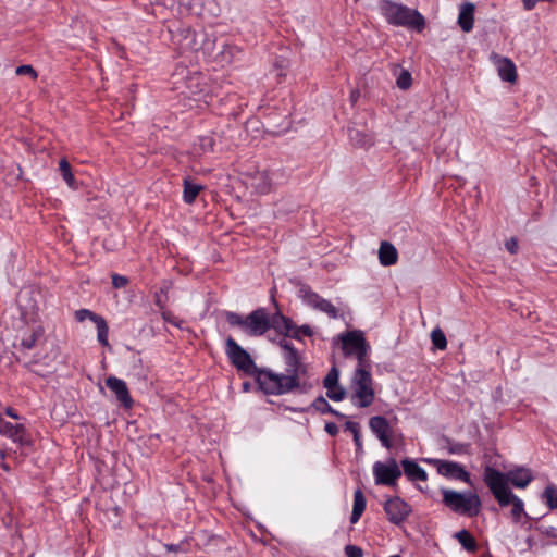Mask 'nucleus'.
I'll return each instance as SVG.
<instances>
[{
	"instance_id": "2eb2a0df",
	"label": "nucleus",
	"mask_w": 557,
	"mask_h": 557,
	"mask_svg": "<svg viewBox=\"0 0 557 557\" xmlns=\"http://www.w3.org/2000/svg\"><path fill=\"white\" fill-rule=\"evenodd\" d=\"M106 386L115 395L123 408L131 409L133 407L134 400L125 381L111 375L106 379Z\"/></svg>"
},
{
	"instance_id": "aec40b11",
	"label": "nucleus",
	"mask_w": 557,
	"mask_h": 557,
	"mask_svg": "<svg viewBox=\"0 0 557 557\" xmlns=\"http://www.w3.org/2000/svg\"><path fill=\"white\" fill-rule=\"evenodd\" d=\"M498 75L504 82L516 83L518 78L517 67L515 63L508 59L503 58L498 64Z\"/></svg>"
},
{
	"instance_id": "f257e3e1",
	"label": "nucleus",
	"mask_w": 557,
	"mask_h": 557,
	"mask_svg": "<svg viewBox=\"0 0 557 557\" xmlns=\"http://www.w3.org/2000/svg\"><path fill=\"white\" fill-rule=\"evenodd\" d=\"M285 373H277L271 369L258 374V386L267 395H285L293 392L306 394L312 388V383L306 380L307 366L301 361L297 349L284 352Z\"/></svg>"
},
{
	"instance_id": "7c9ffc66",
	"label": "nucleus",
	"mask_w": 557,
	"mask_h": 557,
	"mask_svg": "<svg viewBox=\"0 0 557 557\" xmlns=\"http://www.w3.org/2000/svg\"><path fill=\"white\" fill-rule=\"evenodd\" d=\"M411 84H412L411 74L407 70H403L396 79L397 87L399 89L407 90L410 88Z\"/></svg>"
},
{
	"instance_id": "423d86ee",
	"label": "nucleus",
	"mask_w": 557,
	"mask_h": 557,
	"mask_svg": "<svg viewBox=\"0 0 557 557\" xmlns=\"http://www.w3.org/2000/svg\"><path fill=\"white\" fill-rule=\"evenodd\" d=\"M354 393L351 401L359 408H367L371 406L375 398L373 389V379L371 375L370 363L357 366L351 383Z\"/></svg>"
},
{
	"instance_id": "72a5a7b5",
	"label": "nucleus",
	"mask_w": 557,
	"mask_h": 557,
	"mask_svg": "<svg viewBox=\"0 0 557 557\" xmlns=\"http://www.w3.org/2000/svg\"><path fill=\"white\" fill-rule=\"evenodd\" d=\"M101 315L90 311L89 309H79L75 312V319L78 322H83L86 319H89L94 323L100 318Z\"/></svg>"
},
{
	"instance_id": "c03bdc74",
	"label": "nucleus",
	"mask_w": 557,
	"mask_h": 557,
	"mask_svg": "<svg viewBox=\"0 0 557 557\" xmlns=\"http://www.w3.org/2000/svg\"><path fill=\"white\" fill-rule=\"evenodd\" d=\"M345 430L350 432L352 435H355L360 432V426L357 422L347 421L345 423Z\"/></svg>"
},
{
	"instance_id": "49530a36",
	"label": "nucleus",
	"mask_w": 557,
	"mask_h": 557,
	"mask_svg": "<svg viewBox=\"0 0 557 557\" xmlns=\"http://www.w3.org/2000/svg\"><path fill=\"white\" fill-rule=\"evenodd\" d=\"M506 248L510 253H516L518 250V243L515 238H511L506 242Z\"/></svg>"
},
{
	"instance_id": "4c0bfd02",
	"label": "nucleus",
	"mask_w": 557,
	"mask_h": 557,
	"mask_svg": "<svg viewBox=\"0 0 557 557\" xmlns=\"http://www.w3.org/2000/svg\"><path fill=\"white\" fill-rule=\"evenodd\" d=\"M313 330L311 326L305 324L301 326L297 325L296 332L293 333V338L297 341H301L302 336H312Z\"/></svg>"
},
{
	"instance_id": "a211bd4d",
	"label": "nucleus",
	"mask_w": 557,
	"mask_h": 557,
	"mask_svg": "<svg viewBox=\"0 0 557 557\" xmlns=\"http://www.w3.org/2000/svg\"><path fill=\"white\" fill-rule=\"evenodd\" d=\"M379 260L384 267L394 265L398 260L397 249L389 242H382L379 248Z\"/></svg>"
},
{
	"instance_id": "4d7b16f0",
	"label": "nucleus",
	"mask_w": 557,
	"mask_h": 557,
	"mask_svg": "<svg viewBox=\"0 0 557 557\" xmlns=\"http://www.w3.org/2000/svg\"><path fill=\"white\" fill-rule=\"evenodd\" d=\"M458 451H459V450H458V447H455V448H451V449H450V453H458Z\"/></svg>"
},
{
	"instance_id": "a878e982",
	"label": "nucleus",
	"mask_w": 557,
	"mask_h": 557,
	"mask_svg": "<svg viewBox=\"0 0 557 557\" xmlns=\"http://www.w3.org/2000/svg\"><path fill=\"white\" fill-rule=\"evenodd\" d=\"M59 170H60V174H61L62 178L66 182V184L72 188L76 187L75 186L76 181L72 173L71 164L69 163V161L65 158H62L59 161Z\"/></svg>"
},
{
	"instance_id": "412c9836",
	"label": "nucleus",
	"mask_w": 557,
	"mask_h": 557,
	"mask_svg": "<svg viewBox=\"0 0 557 557\" xmlns=\"http://www.w3.org/2000/svg\"><path fill=\"white\" fill-rule=\"evenodd\" d=\"M367 500L361 490H357L354 493V506L350 515V522L357 523L366 510Z\"/></svg>"
},
{
	"instance_id": "4468645a",
	"label": "nucleus",
	"mask_w": 557,
	"mask_h": 557,
	"mask_svg": "<svg viewBox=\"0 0 557 557\" xmlns=\"http://www.w3.org/2000/svg\"><path fill=\"white\" fill-rule=\"evenodd\" d=\"M369 428L373 434L380 440L381 444L389 449L393 446L392 433L393 430L387 419L383 416H374L369 420Z\"/></svg>"
},
{
	"instance_id": "393cba45",
	"label": "nucleus",
	"mask_w": 557,
	"mask_h": 557,
	"mask_svg": "<svg viewBox=\"0 0 557 557\" xmlns=\"http://www.w3.org/2000/svg\"><path fill=\"white\" fill-rule=\"evenodd\" d=\"M45 329L41 325L35 326L32 332L22 338L21 346L25 349H32L36 346L39 338L44 336Z\"/></svg>"
},
{
	"instance_id": "3c124183",
	"label": "nucleus",
	"mask_w": 557,
	"mask_h": 557,
	"mask_svg": "<svg viewBox=\"0 0 557 557\" xmlns=\"http://www.w3.org/2000/svg\"><path fill=\"white\" fill-rule=\"evenodd\" d=\"M352 436H354V442H355L357 448H361L362 447V442H361V434H360V432L355 434V435H352Z\"/></svg>"
},
{
	"instance_id": "864d4df0",
	"label": "nucleus",
	"mask_w": 557,
	"mask_h": 557,
	"mask_svg": "<svg viewBox=\"0 0 557 557\" xmlns=\"http://www.w3.org/2000/svg\"><path fill=\"white\" fill-rule=\"evenodd\" d=\"M555 531H556V529L550 528V530H549V531H547V534H548L549 536H555V535H556Z\"/></svg>"
},
{
	"instance_id": "2f4dec72",
	"label": "nucleus",
	"mask_w": 557,
	"mask_h": 557,
	"mask_svg": "<svg viewBox=\"0 0 557 557\" xmlns=\"http://www.w3.org/2000/svg\"><path fill=\"white\" fill-rule=\"evenodd\" d=\"M338 377H339V372L338 370L336 369V367H333L329 373L326 374V376L324 377L323 380V386L326 388V389H331V387H335L336 384H338Z\"/></svg>"
},
{
	"instance_id": "6e6552de",
	"label": "nucleus",
	"mask_w": 557,
	"mask_h": 557,
	"mask_svg": "<svg viewBox=\"0 0 557 557\" xmlns=\"http://www.w3.org/2000/svg\"><path fill=\"white\" fill-rule=\"evenodd\" d=\"M224 350L231 364L238 371L255 376L256 383L258 384V374L261 371H267V369L258 368L250 354L231 336L225 341Z\"/></svg>"
},
{
	"instance_id": "dca6fc26",
	"label": "nucleus",
	"mask_w": 557,
	"mask_h": 557,
	"mask_svg": "<svg viewBox=\"0 0 557 557\" xmlns=\"http://www.w3.org/2000/svg\"><path fill=\"white\" fill-rule=\"evenodd\" d=\"M400 465L403 467L404 474L406 478L411 482L417 481H426L428 480V473L426 471L420 467L417 461L413 459L405 458L400 461Z\"/></svg>"
},
{
	"instance_id": "79ce46f5",
	"label": "nucleus",
	"mask_w": 557,
	"mask_h": 557,
	"mask_svg": "<svg viewBox=\"0 0 557 557\" xmlns=\"http://www.w3.org/2000/svg\"><path fill=\"white\" fill-rule=\"evenodd\" d=\"M324 430L330 436H336L339 432L338 426L334 422H326Z\"/></svg>"
},
{
	"instance_id": "473e14b6",
	"label": "nucleus",
	"mask_w": 557,
	"mask_h": 557,
	"mask_svg": "<svg viewBox=\"0 0 557 557\" xmlns=\"http://www.w3.org/2000/svg\"><path fill=\"white\" fill-rule=\"evenodd\" d=\"M326 396L333 401H341L346 397V391L339 384H336L335 387H331V389H326Z\"/></svg>"
},
{
	"instance_id": "7ed1b4c3",
	"label": "nucleus",
	"mask_w": 557,
	"mask_h": 557,
	"mask_svg": "<svg viewBox=\"0 0 557 557\" xmlns=\"http://www.w3.org/2000/svg\"><path fill=\"white\" fill-rule=\"evenodd\" d=\"M379 11L385 21L393 26H403L418 32H421L425 26V20L420 12L392 0H381Z\"/></svg>"
},
{
	"instance_id": "ea45409f",
	"label": "nucleus",
	"mask_w": 557,
	"mask_h": 557,
	"mask_svg": "<svg viewBox=\"0 0 557 557\" xmlns=\"http://www.w3.org/2000/svg\"><path fill=\"white\" fill-rule=\"evenodd\" d=\"M345 554L347 557H363L362 548L351 544L345 546Z\"/></svg>"
},
{
	"instance_id": "f03ea898",
	"label": "nucleus",
	"mask_w": 557,
	"mask_h": 557,
	"mask_svg": "<svg viewBox=\"0 0 557 557\" xmlns=\"http://www.w3.org/2000/svg\"><path fill=\"white\" fill-rule=\"evenodd\" d=\"M483 480L487 487L490 488L491 493L496 498L499 506L505 507L508 506L509 504L512 505L511 518L515 522H519L522 516H527L522 499H520L517 495H515L511 492V490L507 485L505 473L498 471L493 467L487 466L484 469Z\"/></svg>"
},
{
	"instance_id": "4be33fe9",
	"label": "nucleus",
	"mask_w": 557,
	"mask_h": 557,
	"mask_svg": "<svg viewBox=\"0 0 557 557\" xmlns=\"http://www.w3.org/2000/svg\"><path fill=\"white\" fill-rule=\"evenodd\" d=\"M183 187V200L187 205H191L203 189L202 185L193 183L189 178H184Z\"/></svg>"
},
{
	"instance_id": "13d9d810",
	"label": "nucleus",
	"mask_w": 557,
	"mask_h": 557,
	"mask_svg": "<svg viewBox=\"0 0 557 557\" xmlns=\"http://www.w3.org/2000/svg\"><path fill=\"white\" fill-rule=\"evenodd\" d=\"M389 557H401V556H399V555H393V556H389Z\"/></svg>"
},
{
	"instance_id": "e433bc0d",
	"label": "nucleus",
	"mask_w": 557,
	"mask_h": 557,
	"mask_svg": "<svg viewBox=\"0 0 557 557\" xmlns=\"http://www.w3.org/2000/svg\"><path fill=\"white\" fill-rule=\"evenodd\" d=\"M278 319L285 323V330H284V336L285 337H292L293 333L296 332L297 325L294 323V321L288 317H278Z\"/></svg>"
},
{
	"instance_id": "1a4fd4ad",
	"label": "nucleus",
	"mask_w": 557,
	"mask_h": 557,
	"mask_svg": "<svg viewBox=\"0 0 557 557\" xmlns=\"http://www.w3.org/2000/svg\"><path fill=\"white\" fill-rule=\"evenodd\" d=\"M373 476L376 485L395 487L401 470L396 459L391 458L387 462L376 461L373 465Z\"/></svg>"
},
{
	"instance_id": "c756f323",
	"label": "nucleus",
	"mask_w": 557,
	"mask_h": 557,
	"mask_svg": "<svg viewBox=\"0 0 557 557\" xmlns=\"http://www.w3.org/2000/svg\"><path fill=\"white\" fill-rule=\"evenodd\" d=\"M278 317H285L283 313L281 312H276L274 314H270L268 312V322L270 324V330L273 329L275 330L277 333L284 335V330H285V323H283Z\"/></svg>"
},
{
	"instance_id": "37998d69",
	"label": "nucleus",
	"mask_w": 557,
	"mask_h": 557,
	"mask_svg": "<svg viewBox=\"0 0 557 557\" xmlns=\"http://www.w3.org/2000/svg\"><path fill=\"white\" fill-rule=\"evenodd\" d=\"M262 177H263L264 181H263L262 185H258V189L261 193H267L270 189L271 181H270L267 172L262 173Z\"/></svg>"
},
{
	"instance_id": "a18cd8bd",
	"label": "nucleus",
	"mask_w": 557,
	"mask_h": 557,
	"mask_svg": "<svg viewBox=\"0 0 557 557\" xmlns=\"http://www.w3.org/2000/svg\"><path fill=\"white\" fill-rule=\"evenodd\" d=\"M278 345L283 348L284 352H290V349H296L295 346L285 337L280 341Z\"/></svg>"
},
{
	"instance_id": "5701e85b",
	"label": "nucleus",
	"mask_w": 557,
	"mask_h": 557,
	"mask_svg": "<svg viewBox=\"0 0 557 557\" xmlns=\"http://www.w3.org/2000/svg\"><path fill=\"white\" fill-rule=\"evenodd\" d=\"M456 539L460 545L469 553H475L478 550V543L474 536L467 530H461L456 533Z\"/></svg>"
},
{
	"instance_id": "39448f33",
	"label": "nucleus",
	"mask_w": 557,
	"mask_h": 557,
	"mask_svg": "<svg viewBox=\"0 0 557 557\" xmlns=\"http://www.w3.org/2000/svg\"><path fill=\"white\" fill-rule=\"evenodd\" d=\"M441 492L443 505L453 512L470 518L480 513L482 503L476 493H460L449 488H443Z\"/></svg>"
},
{
	"instance_id": "20e7f679",
	"label": "nucleus",
	"mask_w": 557,
	"mask_h": 557,
	"mask_svg": "<svg viewBox=\"0 0 557 557\" xmlns=\"http://www.w3.org/2000/svg\"><path fill=\"white\" fill-rule=\"evenodd\" d=\"M225 320L230 327L239 330L248 337L262 336L270 330L268 310L263 307L257 308L247 315L226 311Z\"/></svg>"
},
{
	"instance_id": "b1692460",
	"label": "nucleus",
	"mask_w": 557,
	"mask_h": 557,
	"mask_svg": "<svg viewBox=\"0 0 557 557\" xmlns=\"http://www.w3.org/2000/svg\"><path fill=\"white\" fill-rule=\"evenodd\" d=\"M314 410L321 413H330L338 419H344L345 414L334 409L324 397L320 396L315 398L311 405Z\"/></svg>"
},
{
	"instance_id": "603ef678",
	"label": "nucleus",
	"mask_w": 557,
	"mask_h": 557,
	"mask_svg": "<svg viewBox=\"0 0 557 557\" xmlns=\"http://www.w3.org/2000/svg\"><path fill=\"white\" fill-rule=\"evenodd\" d=\"M156 306L161 310V312L164 310V304L160 299L159 295H156Z\"/></svg>"
},
{
	"instance_id": "8fccbe9b",
	"label": "nucleus",
	"mask_w": 557,
	"mask_h": 557,
	"mask_svg": "<svg viewBox=\"0 0 557 557\" xmlns=\"http://www.w3.org/2000/svg\"><path fill=\"white\" fill-rule=\"evenodd\" d=\"M522 2H523V8L527 11L533 10L537 3L536 0H522Z\"/></svg>"
},
{
	"instance_id": "c9c22d12",
	"label": "nucleus",
	"mask_w": 557,
	"mask_h": 557,
	"mask_svg": "<svg viewBox=\"0 0 557 557\" xmlns=\"http://www.w3.org/2000/svg\"><path fill=\"white\" fill-rule=\"evenodd\" d=\"M161 317L166 323H170L178 329H182L184 321L182 319L175 317L171 311L163 310L161 312Z\"/></svg>"
},
{
	"instance_id": "9d476101",
	"label": "nucleus",
	"mask_w": 557,
	"mask_h": 557,
	"mask_svg": "<svg viewBox=\"0 0 557 557\" xmlns=\"http://www.w3.org/2000/svg\"><path fill=\"white\" fill-rule=\"evenodd\" d=\"M387 520L397 527L401 525L411 515V506L399 496L388 497L383 505Z\"/></svg>"
},
{
	"instance_id": "58836bf2",
	"label": "nucleus",
	"mask_w": 557,
	"mask_h": 557,
	"mask_svg": "<svg viewBox=\"0 0 557 557\" xmlns=\"http://www.w3.org/2000/svg\"><path fill=\"white\" fill-rule=\"evenodd\" d=\"M16 75H29L32 79L37 78V72L32 65H20L15 70Z\"/></svg>"
},
{
	"instance_id": "ddd939ff",
	"label": "nucleus",
	"mask_w": 557,
	"mask_h": 557,
	"mask_svg": "<svg viewBox=\"0 0 557 557\" xmlns=\"http://www.w3.org/2000/svg\"><path fill=\"white\" fill-rule=\"evenodd\" d=\"M0 434L11 438L21 446L32 444L30 434L24 424H13L0 416Z\"/></svg>"
},
{
	"instance_id": "f3484780",
	"label": "nucleus",
	"mask_w": 557,
	"mask_h": 557,
	"mask_svg": "<svg viewBox=\"0 0 557 557\" xmlns=\"http://www.w3.org/2000/svg\"><path fill=\"white\" fill-rule=\"evenodd\" d=\"M474 10H475V7L471 2H466L460 8L459 15H458V25L466 33H469L473 29Z\"/></svg>"
},
{
	"instance_id": "bb28decb",
	"label": "nucleus",
	"mask_w": 557,
	"mask_h": 557,
	"mask_svg": "<svg viewBox=\"0 0 557 557\" xmlns=\"http://www.w3.org/2000/svg\"><path fill=\"white\" fill-rule=\"evenodd\" d=\"M96 327H97V339L98 342L107 347L109 346V342H108V334H109V327H108V323L107 321L104 320L103 317H100L96 322Z\"/></svg>"
},
{
	"instance_id": "5fc2aeb1",
	"label": "nucleus",
	"mask_w": 557,
	"mask_h": 557,
	"mask_svg": "<svg viewBox=\"0 0 557 557\" xmlns=\"http://www.w3.org/2000/svg\"><path fill=\"white\" fill-rule=\"evenodd\" d=\"M1 467H2V469H3V470H5V471H9V470H10V468H9V466H8L7 463H2V466H1Z\"/></svg>"
},
{
	"instance_id": "6e6d98bb",
	"label": "nucleus",
	"mask_w": 557,
	"mask_h": 557,
	"mask_svg": "<svg viewBox=\"0 0 557 557\" xmlns=\"http://www.w3.org/2000/svg\"><path fill=\"white\" fill-rule=\"evenodd\" d=\"M458 451H459V450H458V447H455V448H451V449H450V453H458Z\"/></svg>"
},
{
	"instance_id": "f8f14e48",
	"label": "nucleus",
	"mask_w": 557,
	"mask_h": 557,
	"mask_svg": "<svg viewBox=\"0 0 557 557\" xmlns=\"http://www.w3.org/2000/svg\"><path fill=\"white\" fill-rule=\"evenodd\" d=\"M425 461L432 465H436L437 472L441 475L471 484L470 473L460 463L438 459H425Z\"/></svg>"
},
{
	"instance_id": "c85d7f7f",
	"label": "nucleus",
	"mask_w": 557,
	"mask_h": 557,
	"mask_svg": "<svg viewBox=\"0 0 557 557\" xmlns=\"http://www.w3.org/2000/svg\"><path fill=\"white\" fill-rule=\"evenodd\" d=\"M431 339L435 348L440 350H445L447 348L446 336L440 327H436L431 332Z\"/></svg>"
},
{
	"instance_id": "f704fd0d",
	"label": "nucleus",
	"mask_w": 557,
	"mask_h": 557,
	"mask_svg": "<svg viewBox=\"0 0 557 557\" xmlns=\"http://www.w3.org/2000/svg\"><path fill=\"white\" fill-rule=\"evenodd\" d=\"M215 140L212 136H201L199 137V147L202 152H212L214 150Z\"/></svg>"
},
{
	"instance_id": "a19ab883",
	"label": "nucleus",
	"mask_w": 557,
	"mask_h": 557,
	"mask_svg": "<svg viewBox=\"0 0 557 557\" xmlns=\"http://www.w3.org/2000/svg\"><path fill=\"white\" fill-rule=\"evenodd\" d=\"M128 284V278L126 276L120 275V274H113L112 275V285L115 288H123Z\"/></svg>"
},
{
	"instance_id": "de8ad7c7",
	"label": "nucleus",
	"mask_w": 557,
	"mask_h": 557,
	"mask_svg": "<svg viewBox=\"0 0 557 557\" xmlns=\"http://www.w3.org/2000/svg\"><path fill=\"white\" fill-rule=\"evenodd\" d=\"M239 52L238 48L236 46H224V49L222 51L223 59H226V54H230V57H233V52Z\"/></svg>"
},
{
	"instance_id": "09e8293b",
	"label": "nucleus",
	"mask_w": 557,
	"mask_h": 557,
	"mask_svg": "<svg viewBox=\"0 0 557 557\" xmlns=\"http://www.w3.org/2000/svg\"><path fill=\"white\" fill-rule=\"evenodd\" d=\"M4 413H5L8 417H10V418H12V419H14V420H18V419H20V414H18V413H17V411H16L14 408H12V407H7V408L4 409Z\"/></svg>"
},
{
	"instance_id": "0eeeda50",
	"label": "nucleus",
	"mask_w": 557,
	"mask_h": 557,
	"mask_svg": "<svg viewBox=\"0 0 557 557\" xmlns=\"http://www.w3.org/2000/svg\"><path fill=\"white\" fill-rule=\"evenodd\" d=\"M338 339L345 357H355L357 366L363 367V364L370 363L368 358L370 345L367 343L362 331H346L338 335Z\"/></svg>"
},
{
	"instance_id": "6ab92c4d",
	"label": "nucleus",
	"mask_w": 557,
	"mask_h": 557,
	"mask_svg": "<svg viewBox=\"0 0 557 557\" xmlns=\"http://www.w3.org/2000/svg\"><path fill=\"white\" fill-rule=\"evenodd\" d=\"M507 483L510 482L515 487L524 488L527 487L533 476L527 469H517L505 474Z\"/></svg>"
},
{
	"instance_id": "cd10ccee",
	"label": "nucleus",
	"mask_w": 557,
	"mask_h": 557,
	"mask_svg": "<svg viewBox=\"0 0 557 557\" xmlns=\"http://www.w3.org/2000/svg\"><path fill=\"white\" fill-rule=\"evenodd\" d=\"M543 498L550 509H557V486L547 485L543 492Z\"/></svg>"
},
{
	"instance_id": "9b49d317",
	"label": "nucleus",
	"mask_w": 557,
	"mask_h": 557,
	"mask_svg": "<svg viewBox=\"0 0 557 557\" xmlns=\"http://www.w3.org/2000/svg\"><path fill=\"white\" fill-rule=\"evenodd\" d=\"M299 296L308 306L326 313L332 319L338 318V309L331 301L313 292L310 286L301 285L299 287Z\"/></svg>"
}]
</instances>
